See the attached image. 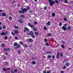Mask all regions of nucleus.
Wrapping results in <instances>:
<instances>
[{
	"label": "nucleus",
	"instance_id": "f257e3e1",
	"mask_svg": "<svg viewBox=\"0 0 73 73\" xmlns=\"http://www.w3.org/2000/svg\"><path fill=\"white\" fill-rule=\"evenodd\" d=\"M48 1L50 6H52V5H53L55 4V2L53 0H48Z\"/></svg>",
	"mask_w": 73,
	"mask_h": 73
},
{
	"label": "nucleus",
	"instance_id": "f03ea898",
	"mask_svg": "<svg viewBox=\"0 0 73 73\" xmlns=\"http://www.w3.org/2000/svg\"><path fill=\"white\" fill-rule=\"evenodd\" d=\"M29 34L33 38H35V36L34 35V32L32 31H31L30 32Z\"/></svg>",
	"mask_w": 73,
	"mask_h": 73
},
{
	"label": "nucleus",
	"instance_id": "7ed1b4c3",
	"mask_svg": "<svg viewBox=\"0 0 73 73\" xmlns=\"http://www.w3.org/2000/svg\"><path fill=\"white\" fill-rule=\"evenodd\" d=\"M22 9V12L23 13H24L25 12H27V9L26 8H25L24 9H23V8H21Z\"/></svg>",
	"mask_w": 73,
	"mask_h": 73
},
{
	"label": "nucleus",
	"instance_id": "20e7f679",
	"mask_svg": "<svg viewBox=\"0 0 73 73\" xmlns=\"http://www.w3.org/2000/svg\"><path fill=\"white\" fill-rule=\"evenodd\" d=\"M28 25L32 28V29H33V28H35V26L33 25H31L30 23H28Z\"/></svg>",
	"mask_w": 73,
	"mask_h": 73
},
{
	"label": "nucleus",
	"instance_id": "39448f33",
	"mask_svg": "<svg viewBox=\"0 0 73 73\" xmlns=\"http://www.w3.org/2000/svg\"><path fill=\"white\" fill-rule=\"evenodd\" d=\"M20 47H21V45L19 44H18L16 47L15 48V49H18V48H19Z\"/></svg>",
	"mask_w": 73,
	"mask_h": 73
},
{
	"label": "nucleus",
	"instance_id": "423d86ee",
	"mask_svg": "<svg viewBox=\"0 0 73 73\" xmlns=\"http://www.w3.org/2000/svg\"><path fill=\"white\" fill-rule=\"evenodd\" d=\"M28 41L29 42H32L33 41V40L31 38H29L28 39Z\"/></svg>",
	"mask_w": 73,
	"mask_h": 73
},
{
	"label": "nucleus",
	"instance_id": "0eeeda50",
	"mask_svg": "<svg viewBox=\"0 0 73 73\" xmlns=\"http://www.w3.org/2000/svg\"><path fill=\"white\" fill-rule=\"evenodd\" d=\"M23 20V19L21 18L20 19L18 20V22H19L20 23L23 24V21H22Z\"/></svg>",
	"mask_w": 73,
	"mask_h": 73
},
{
	"label": "nucleus",
	"instance_id": "6e6552de",
	"mask_svg": "<svg viewBox=\"0 0 73 73\" xmlns=\"http://www.w3.org/2000/svg\"><path fill=\"white\" fill-rule=\"evenodd\" d=\"M14 32L15 34H18L19 33V31L15 29L14 31Z\"/></svg>",
	"mask_w": 73,
	"mask_h": 73
},
{
	"label": "nucleus",
	"instance_id": "1a4fd4ad",
	"mask_svg": "<svg viewBox=\"0 0 73 73\" xmlns=\"http://www.w3.org/2000/svg\"><path fill=\"white\" fill-rule=\"evenodd\" d=\"M62 29L63 30H64V31H66L67 29L66 27L64 26L62 27Z\"/></svg>",
	"mask_w": 73,
	"mask_h": 73
},
{
	"label": "nucleus",
	"instance_id": "9d476101",
	"mask_svg": "<svg viewBox=\"0 0 73 73\" xmlns=\"http://www.w3.org/2000/svg\"><path fill=\"white\" fill-rule=\"evenodd\" d=\"M1 36H6V34L5 33L3 32L1 33Z\"/></svg>",
	"mask_w": 73,
	"mask_h": 73
},
{
	"label": "nucleus",
	"instance_id": "9b49d317",
	"mask_svg": "<svg viewBox=\"0 0 73 73\" xmlns=\"http://www.w3.org/2000/svg\"><path fill=\"white\" fill-rule=\"evenodd\" d=\"M5 46V44L3 43L1 44V47L2 48H4Z\"/></svg>",
	"mask_w": 73,
	"mask_h": 73
},
{
	"label": "nucleus",
	"instance_id": "f8f14e48",
	"mask_svg": "<svg viewBox=\"0 0 73 73\" xmlns=\"http://www.w3.org/2000/svg\"><path fill=\"white\" fill-rule=\"evenodd\" d=\"M71 29V27L70 26H68L67 27V30L68 31H70Z\"/></svg>",
	"mask_w": 73,
	"mask_h": 73
},
{
	"label": "nucleus",
	"instance_id": "ddd939ff",
	"mask_svg": "<svg viewBox=\"0 0 73 73\" xmlns=\"http://www.w3.org/2000/svg\"><path fill=\"white\" fill-rule=\"evenodd\" d=\"M20 17L21 18H24V17H25V16H24V15L22 14L21 15H20Z\"/></svg>",
	"mask_w": 73,
	"mask_h": 73
},
{
	"label": "nucleus",
	"instance_id": "4468645a",
	"mask_svg": "<svg viewBox=\"0 0 73 73\" xmlns=\"http://www.w3.org/2000/svg\"><path fill=\"white\" fill-rule=\"evenodd\" d=\"M66 66H69L70 65V64H69V62H67L66 63Z\"/></svg>",
	"mask_w": 73,
	"mask_h": 73
},
{
	"label": "nucleus",
	"instance_id": "2eb2a0df",
	"mask_svg": "<svg viewBox=\"0 0 73 73\" xmlns=\"http://www.w3.org/2000/svg\"><path fill=\"white\" fill-rule=\"evenodd\" d=\"M23 46L24 48H27L28 47V46L26 44H25L24 45H23Z\"/></svg>",
	"mask_w": 73,
	"mask_h": 73
},
{
	"label": "nucleus",
	"instance_id": "dca6fc26",
	"mask_svg": "<svg viewBox=\"0 0 73 73\" xmlns=\"http://www.w3.org/2000/svg\"><path fill=\"white\" fill-rule=\"evenodd\" d=\"M60 54V53L58 52L57 53V56L56 57V58H59V55Z\"/></svg>",
	"mask_w": 73,
	"mask_h": 73
},
{
	"label": "nucleus",
	"instance_id": "f3484780",
	"mask_svg": "<svg viewBox=\"0 0 73 73\" xmlns=\"http://www.w3.org/2000/svg\"><path fill=\"white\" fill-rule=\"evenodd\" d=\"M25 29L26 30V31H29V29H28L27 27H25Z\"/></svg>",
	"mask_w": 73,
	"mask_h": 73
},
{
	"label": "nucleus",
	"instance_id": "a211bd4d",
	"mask_svg": "<svg viewBox=\"0 0 73 73\" xmlns=\"http://www.w3.org/2000/svg\"><path fill=\"white\" fill-rule=\"evenodd\" d=\"M46 24L48 25H50V21H49L47 23H46Z\"/></svg>",
	"mask_w": 73,
	"mask_h": 73
},
{
	"label": "nucleus",
	"instance_id": "6ab92c4d",
	"mask_svg": "<svg viewBox=\"0 0 73 73\" xmlns=\"http://www.w3.org/2000/svg\"><path fill=\"white\" fill-rule=\"evenodd\" d=\"M19 44H21V45H23V44H24V43H23V42L20 41L19 42Z\"/></svg>",
	"mask_w": 73,
	"mask_h": 73
},
{
	"label": "nucleus",
	"instance_id": "aec40b11",
	"mask_svg": "<svg viewBox=\"0 0 73 73\" xmlns=\"http://www.w3.org/2000/svg\"><path fill=\"white\" fill-rule=\"evenodd\" d=\"M2 15L4 17L5 16H6V13H3Z\"/></svg>",
	"mask_w": 73,
	"mask_h": 73
},
{
	"label": "nucleus",
	"instance_id": "412c9836",
	"mask_svg": "<svg viewBox=\"0 0 73 73\" xmlns=\"http://www.w3.org/2000/svg\"><path fill=\"white\" fill-rule=\"evenodd\" d=\"M17 42H15L14 43V46H17Z\"/></svg>",
	"mask_w": 73,
	"mask_h": 73
},
{
	"label": "nucleus",
	"instance_id": "4be33fe9",
	"mask_svg": "<svg viewBox=\"0 0 73 73\" xmlns=\"http://www.w3.org/2000/svg\"><path fill=\"white\" fill-rule=\"evenodd\" d=\"M35 34L36 36H37L38 35V33L36 32H35Z\"/></svg>",
	"mask_w": 73,
	"mask_h": 73
},
{
	"label": "nucleus",
	"instance_id": "5701e85b",
	"mask_svg": "<svg viewBox=\"0 0 73 73\" xmlns=\"http://www.w3.org/2000/svg\"><path fill=\"white\" fill-rule=\"evenodd\" d=\"M36 62L35 61H33L32 62V64H33V65H35L36 64Z\"/></svg>",
	"mask_w": 73,
	"mask_h": 73
},
{
	"label": "nucleus",
	"instance_id": "b1692460",
	"mask_svg": "<svg viewBox=\"0 0 73 73\" xmlns=\"http://www.w3.org/2000/svg\"><path fill=\"white\" fill-rule=\"evenodd\" d=\"M52 16H53V17H54L55 16V13H52Z\"/></svg>",
	"mask_w": 73,
	"mask_h": 73
},
{
	"label": "nucleus",
	"instance_id": "393cba45",
	"mask_svg": "<svg viewBox=\"0 0 73 73\" xmlns=\"http://www.w3.org/2000/svg\"><path fill=\"white\" fill-rule=\"evenodd\" d=\"M64 1L65 3H68V0H63Z\"/></svg>",
	"mask_w": 73,
	"mask_h": 73
},
{
	"label": "nucleus",
	"instance_id": "a878e982",
	"mask_svg": "<svg viewBox=\"0 0 73 73\" xmlns=\"http://www.w3.org/2000/svg\"><path fill=\"white\" fill-rule=\"evenodd\" d=\"M61 46L62 48H63V49L65 48V46H64V45L63 44Z\"/></svg>",
	"mask_w": 73,
	"mask_h": 73
},
{
	"label": "nucleus",
	"instance_id": "bb28decb",
	"mask_svg": "<svg viewBox=\"0 0 73 73\" xmlns=\"http://www.w3.org/2000/svg\"><path fill=\"white\" fill-rule=\"evenodd\" d=\"M17 52L19 54H21V51L20 50H18L17 51Z\"/></svg>",
	"mask_w": 73,
	"mask_h": 73
},
{
	"label": "nucleus",
	"instance_id": "cd10ccee",
	"mask_svg": "<svg viewBox=\"0 0 73 73\" xmlns=\"http://www.w3.org/2000/svg\"><path fill=\"white\" fill-rule=\"evenodd\" d=\"M33 31H37V29L36 28L34 27L33 29Z\"/></svg>",
	"mask_w": 73,
	"mask_h": 73
},
{
	"label": "nucleus",
	"instance_id": "c85d7f7f",
	"mask_svg": "<svg viewBox=\"0 0 73 73\" xmlns=\"http://www.w3.org/2000/svg\"><path fill=\"white\" fill-rule=\"evenodd\" d=\"M3 29H5L6 28V26L5 25L3 26Z\"/></svg>",
	"mask_w": 73,
	"mask_h": 73
},
{
	"label": "nucleus",
	"instance_id": "c756f323",
	"mask_svg": "<svg viewBox=\"0 0 73 73\" xmlns=\"http://www.w3.org/2000/svg\"><path fill=\"white\" fill-rule=\"evenodd\" d=\"M48 37H49L50 36H52V34H51L50 33H49L48 34Z\"/></svg>",
	"mask_w": 73,
	"mask_h": 73
},
{
	"label": "nucleus",
	"instance_id": "7c9ffc66",
	"mask_svg": "<svg viewBox=\"0 0 73 73\" xmlns=\"http://www.w3.org/2000/svg\"><path fill=\"white\" fill-rule=\"evenodd\" d=\"M51 55H48L47 56V58H51Z\"/></svg>",
	"mask_w": 73,
	"mask_h": 73
},
{
	"label": "nucleus",
	"instance_id": "2f4dec72",
	"mask_svg": "<svg viewBox=\"0 0 73 73\" xmlns=\"http://www.w3.org/2000/svg\"><path fill=\"white\" fill-rule=\"evenodd\" d=\"M62 23L61 22H60L59 24V26H60V27H61V26H62Z\"/></svg>",
	"mask_w": 73,
	"mask_h": 73
},
{
	"label": "nucleus",
	"instance_id": "473e14b6",
	"mask_svg": "<svg viewBox=\"0 0 73 73\" xmlns=\"http://www.w3.org/2000/svg\"><path fill=\"white\" fill-rule=\"evenodd\" d=\"M7 51H10L11 50L10 48H7Z\"/></svg>",
	"mask_w": 73,
	"mask_h": 73
},
{
	"label": "nucleus",
	"instance_id": "72a5a7b5",
	"mask_svg": "<svg viewBox=\"0 0 73 73\" xmlns=\"http://www.w3.org/2000/svg\"><path fill=\"white\" fill-rule=\"evenodd\" d=\"M14 28H15V29H18V27L16 26H15L14 27Z\"/></svg>",
	"mask_w": 73,
	"mask_h": 73
},
{
	"label": "nucleus",
	"instance_id": "f704fd0d",
	"mask_svg": "<svg viewBox=\"0 0 73 73\" xmlns=\"http://www.w3.org/2000/svg\"><path fill=\"white\" fill-rule=\"evenodd\" d=\"M7 70H11V68H6Z\"/></svg>",
	"mask_w": 73,
	"mask_h": 73
},
{
	"label": "nucleus",
	"instance_id": "c9c22d12",
	"mask_svg": "<svg viewBox=\"0 0 73 73\" xmlns=\"http://www.w3.org/2000/svg\"><path fill=\"white\" fill-rule=\"evenodd\" d=\"M63 69H65L66 68V67L64 66L63 67Z\"/></svg>",
	"mask_w": 73,
	"mask_h": 73
},
{
	"label": "nucleus",
	"instance_id": "e433bc0d",
	"mask_svg": "<svg viewBox=\"0 0 73 73\" xmlns=\"http://www.w3.org/2000/svg\"><path fill=\"white\" fill-rule=\"evenodd\" d=\"M33 23L35 24V25H37V23L36 22H34Z\"/></svg>",
	"mask_w": 73,
	"mask_h": 73
},
{
	"label": "nucleus",
	"instance_id": "4c0bfd02",
	"mask_svg": "<svg viewBox=\"0 0 73 73\" xmlns=\"http://www.w3.org/2000/svg\"><path fill=\"white\" fill-rule=\"evenodd\" d=\"M55 2L56 3H57V4L59 3V2H58V1L57 0H55Z\"/></svg>",
	"mask_w": 73,
	"mask_h": 73
},
{
	"label": "nucleus",
	"instance_id": "58836bf2",
	"mask_svg": "<svg viewBox=\"0 0 73 73\" xmlns=\"http://www.w3.org/2000/svg\"><path fill=\"white\" fill-rule=\"evenodd\" d=\"M17 69H14V72H15V73H17Z\"/></svg>",
	"mask_w": 73,
	"mask_h": 73
},
{
	"label": "nucleus",
	"instance_id": "ea45409f",
	"mask_svg": "<svg viewBox=\"0 0 73 73\" xmlns=\"http://www.w3.org/2000/svg\"><path fill=\"white\" fill-rule=\"evenodd\" d=\"M44 30H46V29H47V28H46V26L44 27Z\"/></svg>",
	"mask_w": 73,
	"mask_h": 73
},
{
	"label": "nucleus",
	"instance_id": "a19ab883",
	"mask_svg": "<svg viewBox=\"0 0 73 73\" xmlns=\"http://www.w3.org/2000/svg\"><path fill=\"white\" fill-rule=\"evenodd\" d=\"M46 46H49V44L48 43H46Z\"/></svg>",
	"mask_w": 73,
	"mask_h": 73
},
{
	"label": "nucleus",
	"instance_id": "79ce46f5",
	"mask_svg": "<svg viewBox=\"0 0 73 73\" xmlns=\"http://www.w3.org/2000/svg\"><path fill=\"white\" fill-rule=\"evenodd\" d=\"M44 10H46V9H47V7H44Z\"/></svg>",
	"mask_w": 73,
	"mask_h": 73
},
{
	"label": "nucleus",
	"instance_id": "37998d69",
	"mask_svg": "<svg viewBox=\"0 0 73 73\" xmlns=\"http://www.w3.org/2000/svg\"><path fill=\"white\" fill-rule=\"evenodd\" d=\"M5 64L6 65H8V62H5Z\"/></svg>",
	"mask_w": 73,
	"mask_h": 73
},
{
	"label": "nucleus",
	"instance_id": "c03bdc74",
	"mask_svg": "<svg viewBox=\"0 0 73 73\" xmlns=\"http://www.w3.org/2000/svg\"><path fill=\"white\" fill-rule=\"evenodd\" d=\"M9 19H10V20H12V18L11 17H9Z\"/></svg>",
	"mask_w": 73,
	"mask_h": 73
},
{
	"label": "nucleus",
	"instance_id": "a18cd8bd",
	"mask_svg": "<svg viewBox=\"0 0 73 73\" xmlns=\"http://www.w3.org/2000/svg\"><path fill=\"white\" fill-rule=\"evenodd\" d=\"M47 54H49L50 53V52H46Z\"/></svg>",
	"mask_w": 73,
	"mask_h": 73
},
{
	"label": "nucleus",
	"instance_id": "49530a36",
	"mask_svg": "<svg viewBox=\"0 0 73 73\" xmlns=\"http://www.w3.org/2000/svg\"><path fill=\"white\" fill-rule=\"evenodd\" d=\"M4 38L5 40H7V38H8V37H7V36H5L4 37Z\"/></svg>",
	"mask_w": 73,
	"mask_h": 73
},
{
	"label": "nucleus",
	"instance_id": "de8ad7c7",
	"mask_svg": "<svg viewBox=\"0 0 73 73\" xmlns=\"http://www.w3.org/2000/svg\"><path fill=\"white\" fill-rule=\"evenodd\" d=\"M15 38L16 40H17L18 39V38L17 36H15Z\"/></svg>",
	"mask_w": 73,
	"mask_h": 73
},
{
	"label": "nucleus",
	"instance_id": "09e8293b",
	"mask_svg": "<svg viewBox=\"0 0 73 73\" xmlns=\"http://www.w3.org/2000/svg\"><path fill=\"white\" fill-rule=\"evenodd\" d=\"M44 41H45V42H48V39H45L44 40Z\"/></svg>",
	"mask_w": 73,
	"mask_h": 73
},
{
	"label": "nucleus",
	"instance_id": "8fccbe9b",
	"mask_svg": "<svg viewBox=\"0 0 73 73\" xmlns=\"http://www.w3.org/2000/svg\"><path fill=\"white\" fill-rule=\"evenodd\" d=\"M29 13H33V11L32 10H31L29 11Z\"/></svg>",
	"mask_w": 73,
	"mask_h": 73
},
{
	"label": "nucleus",
	"instance_id": "3c124183",
	"mask_svg": "<svg viewBox=\"0 0 73 73\" xmlns=\"http://www.w3.org/2000/svg\"><path fill=\"white\" fill-rule=\"evenodd\" d=\"M64 21H67V20H66V18H64Z\"/></svg>",
	"mask_w": 73,
	"mask_h": 73
},
{
	"label": "nucleus",
	"instance_id": "603ef678",
	"mask_svg": "<svg viewBox=\"0 0 73 73\" xmlns=\"http://www.w3.org/2000/svg\"><path fill=\"white\" fill-rule=\"evenodd\" d=\"M60 56H61V57H62L63 56V54L62 53H61Z\"/></svg>",
	"mask_w": 73,
	"mask_h": 73
},
{
	"label": "nucleus",
	"instance_id": "864d4df0",
	"mask_svg": "<svg viewBox=\"0 0 73 73\" xmlns=\"http://www.w3.org/2000/svg\"><path fill=\"white\" fill-rule=\"evenodd\" d=\"M3 58L4 60H5L6 59V56H3Z\"/></svg>",
	"mask_w": 73,
	"mask_h": 73
},
{
	"label": "nucleus",
	"instance_id": "5fc2aeb1",
	"mask_svg": "<svg viewBox=\"0 0 73 73\" xmlns=\"http://www.w3.org/2000/svg\"><path fill=\"white\" fill-rule=\"evenodd\" d=\"M11 33L12 35L13 36H15V34L13 32H11Z\"/></svg>",
	"mask_w": 73,
	"mask_h": 73
},
{
	"label": "nucleus",
	"instance_id": "6e6d98bb",
	"mask_svg": "<svg viewBox=\"0 0 73 73\" xmlns=\"http://www.w3.org/2000/svg\"><path fill=\"white\" fill-rule=\"evenodd\" d=\"M1 30H2V27L0 25V31H1Z\"/></svg>",
	"mask_w": 73,
	"mask_h": 73
},
{
	"label": "nucleus",
	"instance_id": "4d7b16f0",
	"mask_svg": "<svg viewBox=\"0 0 73 73\" xmlns=\"http://www.w3.org/2000/svg\"><path fill=\"white\" fill-rule=\"evenodd\" d=\"M3 50H4V51H7V48H5L4 49H3Z\"/></svg>",
	"mask_w": 73,
	"mask_h": 73
},
{
	"label": "nucleus",
	"instance_id": "13d9d810",
	"mask_svg": "<svg viewBox=\"0 0 73 73\" xmlns=\"http://www.w3.org/2000/svg\"><path fill=\"white\" fill-rule=\"evenodd\" d=\"M19 13H22V11H19Z\"/></svg>",
	"mask_w": 73,
	"mask_h": 73
},
{
	"label": "nucleus",
	"instance_id": "bf43d9fd",
	"mask_svg": "<svg viewBox=\"0 0 73 73\" xmlns=\"http://www.w3.org/2000/svg\"><path fill=\"white\" fill-rule=\"evenodd\" d=\"M3 70H4V71H7V70L5 68H4L3 69Z\"/></svg>",
	"mask_w": 73,
	"mask_h": 73
},
{
	"label": "nucleus",
	"instance_id": "052dcab7",
	"mask_svg": "<svg viewBox=\"0 0 73 73\" xmlns=\"http://www.w3.org/2000/svg\"><path fill=\"white\" fill-rule=\"evenodd\" d=\"M27 9H30V8H29V7H27Z\"/></svg>",
	"mask_w": 73,
	"mask_h": 73
},
{
	"label": "nucleus",
	"instance_id": "680f3d73",
	"mask_svg": "<svg viewBox=\"0 0 73 73\" xmlns=\"http://www.w3.org/2000/svg\"><path fill=\"white\" fill-rule=\"evenodd\" d=\"M12 69L11 70V73H15V72H12Z\"/></svg>",
	"mask_w": 73,
	"mask_h": 73
},
{
	"label": "nucleus",
	"instance_id": "e2e57ef3",
	"mask_svg": "<svg viewBox=\"0 0 73 73\" xmlns=\"http://www.w3.org/2000/svg\"><path fill=\"white\" fill-rule=\"evenodd\" d=\"M52 57L53 58V59H54V58H55V57L54 56V55L52 56Z\"/></svg>",
	"mask_w": 73,
	"mask_h": 73
},
{
	"label": "nucleus",
	"instance_id": "0e129e2a",
	"mask_svg": "<svg viewBox=\"0 0 73 73\" xmlns=\"http://www.w3.org/2000/svg\"><path fill=\"white\" fill-rule=\"evenodd\" d=\"M64 71L62 70L61 72V73H64Z\"/></svg>",
	"mask_w": 73,
	"mask_h": 73
},
{
	"label": "nucleus",
	"instance_id": "69168bd1",
	"mask_svg": "<svg viewBox=\"0 0 73 73\" xmlns=\"http://www.w3.org/2000/svg\"><path fill=\"white\" fill-rule=\"evenodd\" d=\"M17 5L18 7H20V5L19 4H18Z\"/></svg>",
	"mask_w": 73,
	"mask_h": 73
},
{
	"label": "nucleus",
	"instance_id": "338daca9",
	"mask_svg": "<svg viewBox=\"0 0 73 73\" xmlns=\"http://www.w3.org/2000/svg\"><path fill=\"white\" fill-rule=\"evenodd\" d=\"M43 73H46V71H45V70L43 72Z\"/></svg>",
	"mask_w": 73,
	"mask_h": 73
},
{
	"label": "nucleus",
	"instance_id": "774afa93",
	"mask_svg": "<svg viewBox=\"0 0 73 73\" xmlns=\"http://www.w3.org/2000/svg\"><path fill=\"white\" fill-rule=\"evenodd\" d=\"M32 58L33 59V60H35V58L33 57Z\"/></svg>",
	"mask_w": 73,
	"mask_h": 73
}]
</instances>
